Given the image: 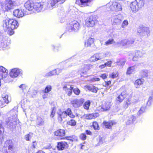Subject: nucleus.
<instances>
[{"instance_id":"c85d7f7f","label":"nucleus","mask_w":153,"mask_h":153,"mask_svg":"<svg viewBox=\"0 0 153 153\" xmlns=\"http://www.w3.org/2000/svg\"><path fill=\"white\" fill-rule=\"evenodd\" d=\"M36 123L37 126H42L44 124V120L40 117H38L37 118Z\"/></svg>"},{"instance_id":"58836bf2","label":"nucleus","mask_w":153,"mask_h":153,"mask_svg":"<svg viewBox=\"0 0 153 153\" xmlns=\"http://www.w3.org/2000/svg\"><path fill=\"white\" fill-rule=\"evenodd\" d=\"M2 100H4V101L6 104H8L10 102V100L8 99V96L7 95H2Z\"/></svg>"},{"instance_id":"f3484780","label":"nucleus","mask_w":153,"mask_h":153,"mask_svg":"<svg viewBox=\"0 0 153 153\" xmlns=\"http://www.w3.org/2000/svg\"><path fill=\"white\" fill-rule=\"evenodd\" d=\"M68 145L67 142L65 141H61L58 143L57 147L59 150H63L67 148Z\"/></svg>"},{"instance_id":"69168bd1","label":"nucleus","mask_w":153,"mask_h":153,"mask_svg":"<svg viewBox=\"0 0 153 153\" xmlns=\"http://www.w3.org/2000/svg\"><path fill=\"white\" fill-rule=\"evenodd\" d=\"M125 62L126 61H121L118 62V65L123 66L125 64Z\"/></svg>"},{"instance_id":"c9c22d12","label":"nucleus","mask_w":153,"mask_h":153,"mask_svg":"<svg viewBox=\"0 0 153 153\" xmlns=\"http://www.w3.org/2000/svg\"><path fill=\"white\" fill-rule=\"evenodd\" d=\"M137 3L139 9H140L144 6L145 1L143 0H138L137 1Z\"/></svg>"},{"instance_id":"79ce46f5","label":"nucleus","mask_w":153,"mask_h":153,"mask_svg":"<svg viewBox=\"0 0 153 153\" xmlns=\"http://www.w3.org/2000/svg\"><path fill=\"white\" fill-rule=\"evenodd\" d=\"M151 96H150L149 98L148 102H147V105L149 106L151 105V102L153 100V91H152L151 92Z\"/></svg>"},{"instance_id":"1a4fd4ad","label":"nucleus","mask_w":153,"mask_h":153,"mask_svg":"<svg viewBox=\"0 0 153 153\" xmlns=\"http://www.w3.org/2000/svg\"><path fill=\"white\" fill-rule=\"evenodd\" d=\"M10 76L12 78L17 77L19 75L22 74V71L19 69L14 68L12 69L10 72Z\"/></svg>"},{"instance_id":"6e6d98bb","label":"nucleus","mask_w":153,"mask_h":153,"mask_svg":"<svg viewBox=\"0 0 153 153\" xmlns=\"http://www.w3.org/2000/svg\"><path fill=\"white\" fill-rule=\"evenodd\" d=\"M80 138L82 140H85L86 139V136L85 134L82 133L79 136Z\"/></svg>"},{"instance_id":"9d476101","label":"nucleus","mask_w":153,"mask_h":153,"mask_svg":"<svg viewBox=\"0 0 153 153\" xmlns=\"http://www.w3.org/2000/svg\"><path fill=\"white\" fill-rule=\"evenodd\" d=\"M137 32L138 33H141L143 36H148L150 33V31L147 27L140 26L137 29Z\"/></svg>"},{"instance_id":"680f3d73","label":"nucleus","mask_w":153,"mask_h":153,"mask_svg":"<svg viewBox=\"0 0 153 153\" xmlns=\"http://www.w3.org/2000/svg\"><path fill=\"white\" fill-rule=\"evenodd\" d=\"M112 63L111 61H108L104 64V65H105V67H111Z\"/></svg>"},{"instance_id":"bf43d9fd","label":"nucleus","mask_w":153,"mask_h":153,"mask_svg":"<svg viewBox=\"0 0 153 153\" xmlns=\"http://www.w3.org/2000/svg\"><path fill=\"white\" fill-rule=\"evenodd\" d=\"M62 69H61L59 68H57L56 69L54 70L56 72V74L58 75L62 72Z\"/></svg>"},{"instance_id":"ea45409f","label":"nucleus","mask_w":153,"mask_h":153,"mask_svg":"<svg viewBox=\"0 0 153 153\" xmlns=\"http://www.w3.org/2000/svg\"><path fill=\"white\" fill-rule=\"evenodd\" d=\"M148 72L147 70H143L140 72V76L143 77H146L148 76Z\"/></svg>"},{"instance_id":"37998d69","label":"nucleus","mask_w":153,"mask_h":153,"mask_svg":"<svg viewBox=\"0 0 153 153\" xmlns=\"http://www.w3.org/2000/svg\"><path fill=\"white\" fill-rule=\"evenodd\" d=\"M51 86L48 85L46 87L45 89L43 91L44 93L47 94L51 90Z\"/></svg>"},{"instance_id":"864d4df0","label":"nucleus","mask_w":153,"mask_h":153,"mask_svg":"<svg viewBox=\"0 0 153 153\" xmlns=\"http://www.w3.org/2000/svg\"><path fill=\"white\" fill-rule=\"evenodd\" d=\"M37 93V91L36 90H33L32 92L30 93L32 97H33L36 96Z\"/></svg>"},{"instance_id":"dca6fc26","label":"nucleus","mask_w":153,"mask_h":153,"mask_svg":"<svg viewBox=\"0 0 153 153\" xmlns=\"http://www.w3.org/2000/svg\"><path fill=\"white\" fill-rule=\"evenodd\" d=\"M120 90L121 91H123L121 92L120 94L117 97V100L121 102L126 97L127 94L126 91L125 90H123V88H121Z\"/></svg>"},{"instance_id":"72a5a7b5","label":"nucleus","mask_w":153,"mask_h":153,"mask_svg":"<svg viewBox=\"0 0 153 153\" xmlns=\"http://www.w3.org/2000/svg\"><path fill=\"white\" fill-rule=\"evenodd\" d=\"M99 115V114L98 113H95L89 114L87 117V119H94L98 117Z\"/></svg>"},{"instance_id":"cd10ccee","label":"nucleus","mask_w":153,"mask_h":153,"mask_svg":"<svg viewBox=\"0 0 153 153\" xmlns=\"http://www.w3.org/2000/svg\"><path fill=\"white\" fill-rule=\"evenodd\" d=\"M136 66L135 65L129 67L127 70L126 74H130L133 73L135 71Z\"/></svg>"},{"instance_id":"0eeeda50","label":"nucleus","mask_w":153,"mask_h":153,"mask_svg":"<svg viewBox=\"0 0 153 153\" xmlns=\"http://www.w3.org/2000/svg\"><path fill=\"white\" fill-rule=\"evenodd\" d=\"M14 6V2L12 0H6L3 5L6 11L13 8Z\"/></svg>"},{"instance_id":"a19ab883","label":"nucleus","mask_w":153,"mask_h":153,"mask_svg":"<svg viewBox=\"0 0 153 153\" xmlns=\"http://www.w3.org/2000/svg\"><path fill=\"white\" fill-rule=\"evenodd\" d=\"M51 46L52 49L54 52H57L60 50L61 48V46L60 45L56 46L53 45H52Z\"/></svg>"},{"instance_id":"7ed1b4c3","label":"nucleus","mask_w":153,"mask_h":153,"mask_svg":"<svg viewBox=\"0 0 153 153\" xmlns=\"http://www.w3.org/2000/svg\"><path fill=\"white\" fill-rule=\"evenodd\" d=\"M58 119L59 122H61L63 120L66 118L68 116L71 118H74L75 116L73 114L71 109L68 108L65 111L62 112L60 111L57 113Z\"/></svg>"},{"instance_id":"4be33fe9","label":"nucleus","mask_w":153,"mask_h":153,"mask_svg":"<svg viewBox=\"0 0 153 153\" xmlns=\"http://www.w3.org/2000/svg\"><path fill=\"white\" fill-rule=\"evenodd\" d=\"M137 4V0L134 1L130 4V7L133 12H136L139 10V7Z\"/></svg>"},{"instance_id":"393cba45","label":"nucleus","mask_w":153,"mask_h":153,"mask_svg":"<svg viewBox=\"0 0 153 153\" xmlns=\"http://www.w3.org/2000/svg\"><path fill=\"white\" fill-rule=\"evenodd\" d=\"M85 88L93 92L97 93L98 89L94 86L86 85L85 86Z\"/></svg>"},{"instance_id":"f03ea898","label":"nucleus","mask_w":153,"mask_h":153,"mask_svg":"<svg viewBox=\"0 0 153 153\" xmlns=\"http://www.w3.org/2000/svg\"><path fill=\"white\" fill-rule=\"evenodd\" d=\"M63 88L66 91V94L68 96H70L72 93V91L76 95H78L80 92V90L77 88H74L73 86L70 85V83L64 82L62 84Z\"/></svg>"},{"instance_id":"412c9836","label":"nucleus","mask_w":153,"mask_h":153,"mask_svg":"<svg viewBox=\"0 0 153 153\" xmlns=\"http://www.w3.org/2000/svg\"><path fill=\"white\" fill-rule=\"evenodd\" d=\"M120 17V15H115L113 17L112 19L113 21L114 25H119L121 24V20Z\"/></svg>"},{"instance_id":"4468645a","label":"nucleus","mask_w":153,"mask_h":153,"mask_svg":"<svg viewBox=\"0 0 153 153\" xmlns=\"http://www.w3.org/2000/svg\"><path fill=\"white\" fill-rule=\"evenodd\" d=\"M8 71L2 66H0V79L5 78L8 75Z\"/></svg>"},{"instance_id":"2eb2a0df","label":"nucleus","mask_w":153,"mask_h":153,"mask_svg":"<svg viewBox=\"0 0 153 153\" xmlns=\"http://www.w3.org/2000/svg\"><path fill=\"white\" fill-rule=\"evenodd\" d=\"M34 3L31 0H28L25 4L24 6L27 10L32 11L34 10Z\"/></svg>"},{"instance_id":"a878e982","label":"nucleus","mask_w":153,"mask_h":153,"mask_svg":"<svg viewBox=\"0 0 153 153\" xmlns=\"http://www.w3.org/2000/svg\"><path fill=\"white\" fill-rule=\"evenodd\" d=\"M65 131L63 129L57 130L55 132V135L56 136L62 137L65 135Z\"/></svg>"},{"instance_id":"a211bd4d","label":"nucleus","mask_w":153,"mask_h":153,"mask_svg":"<svg viewBox=\"0 0 153 153\" xmlns=\"http://www.w3.org/2000/svg\"><path fill=\"white\" fill-rule=\"evenodd\" d=\"M34 10L38 12L42 10H43V2L34 3Z\"/></svg>"},{"instance_id":"de8ad7c7","label":"nucleus","mask_w":153,"mask_h":153,"mask_svg":"<svg viewBox=\"0 0 153 153\" xmlns=\"http://www.w3.org/2000/svg\"><path fill=\"white\" fill-rule=\"evenodd\" d=\"M51 111L50 116L51 117H53L55 114L56 111V108L55 107H53L51 108Z\"/></svg>"},{"instance_id":"052dcab7","label":"nucleus","mask_w":153,"mask_h":153,"mask_svg":"<svg viewBox=\"0 0 153 153\" xmlns=\"http://www.w3.org/2000/svg\"><path fill=\"white\" fill-rule=\"evenodd\" d=\"M100 80V79L98 78H97L96 77H94L93 78H92L90 80L92 82H95V81H99Z\"/></svg>"},{"instance_id":"423d86ee","label":"nucleus","mask_w":153,"mask_h":153,"mask_svg":"<svg viewBox=\"0 0 153 153\" xmlns=\"http://www.w3.org/2000/svg\"><path fill=\"white\" fill-rule=\"evenodd\" d=\"M108 6H109L110 9L113 11L118 12L121 11L122 7L121 4L115 1H111L108 4Z\"/></svg>"},{"instance_id":"49530a36","label":"nucleus","mask_w":153,"mask_h":153,"mask_svg":"<svg viewBox=\"0 0 153 153\" xmlns=\"http://www.w3.org/2000/svg\"><path fill=\"white\" fill-rule=\"evenodd\" d=\"M56 74V72L54 70L51 71L46 74L45 76H51Z\"/></svg>"},{"instance_id":"603ef678","label":"nucleus","mask_w":153,"mask_h":153,"mask_svg":"<svg viewBox=\"0 0 153 153\" xmlns=\"http://www.w3.org/2000/svg\"><path fill=\"white\" fill-rule=\"evenodd\" d=\"M114 42L113 39H110L105 43V45L106 46H108L113 44Z\"/></svg>"},{"instance_id":"5701e85b","label":"nucleus","mask_w":153,"mask_h":153,"mask_svg":"<svg viewBox=\"0 0 153 153\" xmlns=\"http://www.w3.org/2000/svg\"><path fill=\"white\" fill-rule=\"evenodd\" d=\"M65 1V0H51L49 1L50 5L53 8L55 7V5L57 3L61 4L63 3Z\"/></svg>"},{"instance_id":"13d9d810","label":"nucleus","mask_w":153,"mask_h":153,"mask_svg":"<svg viewBox=\"0 0 153 153\" xmlns=\"http://www.w3.org/2000/svg\"><path fill=\"white\" fill-rule=\"evenodd\" d=\"M6 104L4 100H0V107L2 108L6 106Z\"/></svg>"},{"instance_id":"4d7b16f0","label":"nucleus","mask_w":153,"mask_h":153,"mask_svg":"<svg viewBox=\"0 0 153 153\" xmlns=\"http://www.w3.org/2000/svg\"><path fill=\"white\" fill-rule=\"evenodd\" d=\"M117 74L115 73H112L110 74L109 77L112 79H114L117 76Z\"/></svg>"},{"instance_id":"20e7f679","label":"nucleus","mask_w":153,"mask_h":153,"mask_svg":"<svg viewBox=\"0 0 153 153\" xmlns=\"http://www.w3.org/2000/svg\"><path fill=\"white\" fill-rule=\"evenodd\" d=\"M80 28V25L79 23L75 20L68 24L66 27V30L69 32H77Z\"/></svg>"},{"instance_id":"ddd939ff","label":"nucleus","mask_w":153,"mask_h":153,"mask_svg":"<svg viewBox=\"0 0 153 153\" xmlns=\"http://www.w3.org/2000/svg\"><path fill=\"white\" fill-rule=\"evenodd\" d=\"M144 54V53L142 52L137 51L134 54V53H129V55L130 56H133L132 60L134 61H136L139 58L143 56Z\"/></svg>"},{"instance_id":"f704fd0d","label":"nucleus","mask_w":153,"mask_h":153,"mask_svg":"<svg viewBox=\"0 0 153 153\" xmlns=\"http://www.w3.org/2000/svg\"><path fill=\"white\" fill-rule=\"evenodd\" d=\"M143 79H138L136 80L134 83V85L136 88H139V86L142 84L143 82Z\"/></svg>"},{"instance_id":"aec40b11","label":"nucleus","mask_w":153,"mask_h":153,"mask_svg":"<svg viewBox=\"0 0 153 153\" xmlns=\"http://www.w3.org/2000/svg\"><path fill=\"white\" fill-rule=\"evenodd\" d=\"M111 105V102H105L101 106V111H104L109 110Z\"/></svg>"},{"instance_id":"2f4dec72","label":"nucleus","mask_w":153,"mask_h":153,"mask_svg":"<svg viewBox=\"0 0 153 153\" xmlns=\"http://www.w3.org/2000/svg\"><path fill=\"white\" fill-rule=\"evenodd\" d=\"M7 146H8V149L12 151L13 150V143L11 140H7L6 142Z\"/></svg>"},{"instance_id":"c03bdc74","label":"nucleus","mask_w":153,"mask_h":153,"mask_svg":"<svg viewBox=\"0 0 153 153\" xmlns=\"http://www.w3.org/2000/svg\"><path fill=\"white\" fill-rule=\"evenodd\" d=\"M91 102L89 100H88L84 103L83 107L86 110L88 109L90 105Z\"/></svg>"},{"instance_id":"9b49d317","label":"nucleus","mask_w":153,"mask_h":153,"mask_svg":"<svg viewBox=\"0 0 153 153\" xmlns=\"http://www.w3.org/2000/svg\"><path fill=\"white\" fill-rule=\"evenodd\" d=\"M106 56V54L103 53L99 54H95L92 56L90 59L91 62H94L101 59Z\"/></svg>"},{"instance_id":"39448f33","label":"nucleus","mask_w":153,"mask_h":153,"mask_svg":"<svg viewBox=\"0 0 153 153\" xmlns=\"http://www.w3.org/2000/svg\"><path fill=\"white\" fill-rule=\"evenodd\" d=\"M17 120L16 114L13 116L9 117L6 121L7 127L10 128L16 127Z\"/></svg>"},{"instance_id":"e433bc0d","label":"nucleus","mask_w":153,"mask_h":153,"mask_svg":"<svg viewBox=\"0 0 153 153\" xmlns=\"http://www.w3.org/2000/svg\"><path fill=\"white\" fill-rule=\"evenodd\" d=\"M103 123L105 127L108 128H111L112 126L113 125V123L112 121L108 122L105 121L103 122Z\"/></svg>"},{"instance_id":"f257e3e1","label":"nucleus","mask_w":153,"mask_h":153,"mask_svg":"<svg viewBox=\"0 0 153 153\" xmlns=\"http://www.w3.org/2000/svg\"><path fill=\"white\" fill-rule=\"evenodd\" d=\"M19 26L18 22L13 19H8L3 21L2 26L5 31L9 32L10 35L14 33L13 30L17 28Z\"/></svg>"},{"instance_id":"f8f14e48","label":"nucleus","mask_w":153,"mask_h":153,"mask_svg":"<svg viewBox=\"0 0 153 153\" xmlns=\"http://www.w3.org/2000/svg\"><path fill=\"white\" fill-rule=\"evenodd\" d=\"M84 102V99L81 98L80 100L75 99L72 100L71 102V104L75 108L78 107L82 105V104Z\"/></svg>"},{"instance_id":"338daca9","label":"nucleus","mask_w":153,"mask_h":153,"mask_svg":"<svg viewBox=\"0 0 153 153\" xmlns=\"http://www.w3.org/2000/svg\"><path fill=\"white\" fill-rule=\"evenodd\" d=\"M19 87L23 91L26 88V86L24 84H22Z\"/></svg>"},{"instance_id":"6e6552de","label":"nucleus","mask_w":153,"mask_h":153,"mask_svg":"<svg viewBox=\"0 0 153 153\" xmlns=\"http://www.w3.org/2000/svg\"><path fill=\"white\" fill-rule=\"evenodd\" d=\"M97 20L95 18L92 16L87 18L85 21V25L88 27H93L97 23Z\"/></svg>"},{"instance_id":"4c0bfd02","label":"nucleus","mask_w":153,"mask_h":153,"mask_svg":"<svg viewBox=\"0 0 153 153\" xmlns=\"http://www.w3.org/2000/svg\"><path fill=\"white\" fill-rule=\"evenodd\" d=\"M146 107L145 105L142 106L140 109L137 112V115L138 116H140L143 113L145 112V111Z\"/></svg>"},{"instance_id":"7c9ffc66","label":"nucleus","mask_w":153,"mask_h":153,"mask_svg":"<svg viewBox=\"0 0 153 153\" xmlns=\"http://www.w3.org/2000/svg\"><path fill=\"white\" fill-rule=\"evenodd\" d=\"M131 100L129 99H126V101H125L123 104V107L125 109H126L128 108V106L131 104Z\"/></svg>"},{"instance_id":"0e129e2a","label":"nucleus","mask_w":153,"mask_h":153,"mask_svg":"<svg viewBox=\"0 0 153 153\" xmlns=\"http://www.w3.org/2000/svg\"><path fill=\"white\" fill-rule=\"evenodd\" d=\"M104 141V138L103 137H100L99 138V143L100 144H102L103 143Z\"/></svg>"},{"instance_id":"5fc2aeb1","label":"nucleus","mask_w":153,"mask_h":153,"mask_svg":"<svg viewBox=\"0 0 153 153\" xmlns=\"http://www.w3.org/2000/svg\"><path fill=\"white\" fill-rule=\"evenodd\" d=\"M128 24V21L127 20H125L123 22L121 26V27L123 28H125Z\"/></svg>"},{"instance_id":"6ab92c4d","label":"nucleus","mask_w":153,"mask_h":153,"mask_svg":"<svg viewBox=\"0 0 153 153\" xmlns=\"http://www.w3.org/2000/svg\"><path fill=\"white\" fill-rule=\"evenodd\" d=\"M13 14L14 16L19 18L22 17L24 15V13L23 11L22 10L19 9L15 10Z\"/></svg>"},{"instance_id":"774afa93","label":"nucleus","mask_w":153,"mask_h":153,"mask_svg":"<svg viewBox=\"0 0 153 153\" xmlns=\"http://www.w3.org/2000/svg\"><path fill=\"white\" fill-rule=\"evenodd\" d=\"M128 42H127V46L129 45H130L134 43V41L132 40H128Z\"/></svg>"},{"instance_id":"473e14b6","label":"nucleus","mask_w":153,"mask_h":153,"mask_svg":"<svg viewBox=\"0 0 153 153\" xmlns=\"http://www.w3.org/2000/svg\"><path fill=\"white\" fill-rule=\"evenodd\" d=\"M128 40L124 39L119 41L117 43V45L118 46H127V44Z\"/></svg>"},{"instance_id":"b1692460","label":"nucleus","mask_w":153,"mask_h":153,"mask_svg":"<svg viewBox=\"0 0 153 153\" xmlns=\"http://www.w3.org/2000/svg\"><path fill=\"white\" fill-rule=\"evenodd\" d=\"M136 120V117L134 115L129 116L128 117L126 124L128 125L133 124Z\"/></svg>"},{"instance_id":"3c124183","label":"nucleus","mask_w":153,"mask_h":153,"mask_svg":"<svg viewBox=\"0 0 153 153\" xmlns=\"http://www.w3.org/2000/svg\"><path fill=\"white\" fill-rule=\"evenodd\" d=\"M92 126L95 130H99V127L97 122H93Z\"/></svg>"},{"instance_id":"8fccbe9b","label":"nucleus","mask_w":153,"mask_h":153,"mask_svg":"<svg viewBox=\"0 0 153 153\" xmlns=\"http://www.w3.org/2000/svg\"><path fill=\"white\" fill-rule=\"evenodd\" d=\"M32 133H30L26 135L25 136V139L26 140L29 141L33 136Z\"/></svg>"},{"instance_id":"a18cd8bd","label":"nucleus","mask_w":153,"mask_h":153,"mask_svg":"<svg viewBox=\"0 0 153 153\" xmlns=\"http://www.w3.org/2000/svg\"><path fill=\"white\" fill-rule=\"evenodd\" d=\"M67 124L72 126H74L76 125V122L74 120L71 119L67 123Z\"/></svg>"},{"instance_id":"e2e57ef3","label":"nucleus","mask_w":153,"mask_h":153,"mask_svg":"<svg viewBox=\"0 0 153 153\" xmlns=\"http://www.w3.org/2000/svg\"><path fill=\"white\" fill-rule=\"evenodd\" d=\"M108 75L105 74H102L100 75V77L103 79H105L107 78Z\"/></svg>"},{"instance_id":"c756f323","label":"nucleus","mask_w":153,"mask_h":153,"mask_svg":"<svg viewBox=\"0 0 153 153\" xmlns=\"http://www.w3.org/2000/svg\"><path fill=\"white\" fill-rule=\"evenodd\" d=\"M94 39L91 38H89L87 40L85 43V46L86 47L90 46L91 45L94 43Z\"/></svg>"},{"instance_id":"09e8293b","label":"nucleus","mask_w":153,"mask_h":153,"mask_svg":"<svg viewBox=\"0 0 153 153\" xmlns=\"http://www.w3.org/2000/svg\"><path fill=\"white\" fill-rule=\"evenodd\" d=\"M66 139L69 140L71 141H76L77 140V137L73 135L71 137H67Z\"/></svg>"},{"instance_id":"bb28decb","label":"nucleus","mask_w":153,"mask_h":153,"mask_svg":"<svg viewBox=\"0 0 153 153\" xmlns=\"http://www.w3.org/2000/svg\"><path fill=\"white\" fill-rule=\"evenodd\" d=\"M53 7H52L48 1V2H43V10H51Z\"/></svg>"}]
</instances>
